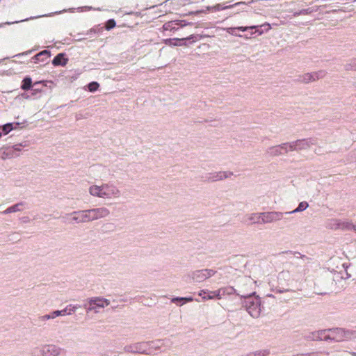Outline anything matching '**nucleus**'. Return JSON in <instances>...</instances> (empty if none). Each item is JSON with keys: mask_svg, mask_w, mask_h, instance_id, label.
<instances>
[{"mask_svg": "<svg viewBox=\"0 0 356 356\" xmlns=\"http://www.w3.org/2000/svg\"><path fill=\"white\" fill-rule=\"evenodd\" d=\"M237 296L242 299L243 307L253 318H258L261 314V298L256 294V292H243L237 293Z\"/></svg>", "mask_w": 356, "mask_h": 356, "instance_id": "obj_1", "label": "nucleus"}, {"mask_svg": "<svg viewBox=\"0 0 356 356\" xmlns=\"http://www.w3.org/2000/svg\"><path fill=\"white\" fill-rule=\"evenodd\" d=\"M330 334V341H343L356 339L355 330H346L341 327L328 329Z\"/></svg>", "mask_w": 356, "mask_h": 356, "instance_id": "obj_2", "label": "nucleus"}, {"mask_svg": "<svg viewBox=\"0 0 356 356\" xmlns=\"http://www.w3.org/2000/svg\"><path fill=\"white\" fill-rule=\"evenodd\" d=\"M204 36L200 34H191L188 37L183 38H169L165 40V43L172 46H186L196 41L200 40Z\"/></svg>", "mask_w": 356, "mask_h": 356, "instance_id": "obj_3", "label": "nucleus"}, {"mask_svg": "<svg viewBox=\"0 0 356 356\" xmlns=\"http://www.w3.org/2000/svg\"><path fill=\"white\" fill-rule=\"evenodd\" d=\"M124 351L125 353L134 354L153 355V351L148 350L147 343H146V341L137 342L129 345H126L124 347Z\"/></svg>", "mask_w": 356, "mask_h": 356, "instance_id": "obj_4", "label": "nucleus"}, {"mask_svg": "<svg viewBox=\"0 0 356 356\" xmlns=\"http://www.w3.org/2000/svg\"><path fill=\"white\" fill-rule=\"evenodd\" d=\"M280 149H283L284 153H287L291 151H298L295 141L291 143H284L279 145L270 147L268 149L267 153L272 156H277L282 154V152L278 151Z\"/></svg>", "mask_w": 356, "mask_h": 356, "instance_id": "obj_5", "label": "nucleus"}, {"mask_svg": "<svg viewBox=\"0 0 356 356\" xmlns=\"http://www.w3.org/2000/svg\"><path fill=\"white\" fill-rule=\"evenodd\" d=\"M261 215V223H270L273 222H275L280 220L282 218L284 220H290V218H287L284 217L285 213L280 212V211H268V212H262Z\"/></svg>", "mask_w": 356, "mask_h": 356, "instance_id": "obj_6", "label": "nucleus"}, {"mask_svg": "<svg viewBox=\"0 0 356 356\" xmlns=\"http://www.w3.org/2000/svg\"><path fill=\"white\" fill-rule=\"evenodd\" d=\"M89 222L105 218L110 213L109 210L106 207H99L91 209H86Z\"/></svg>", "mask_w": 356, "mask_h": 356, "instance_id": "obj_7", "label": "nucleus"}, {"mask_svg": "<svg viewBox=\"0 0 356 356\" xmlns=\"http://www.w3.org/2000/svg\"><path fill=\"white\" fill-rule=\"evenodd\" d=\"M233 175V172L230 171L218 172L207 173L202 177L203 181H216L218 180H222L223 179L229 177Z\"/></svg>", "mask_w": 356, "mask_h": 356, "instance_id": "obj_8", "label": "nucleus"}, {"mask_svg": "<svg viewBox=\"0 0 356 356\" xmlns=\"http://www.w3.org/2000/svg\"><path fill=\"white\" fill-rule=\"evenodd\" d=\"M193 23L187 22L186 20H172L165 23L163 25V29L164 31H170L175 32L177 31L179 28H182L186 25H192Z\"/></svg>", "mask_w": 356, "mask_h": 356, "instance_id": "obj_9", "label": "nucleus"}, {"mask_svg": "<svg viewBox=\"0 0 356 356\" xmlns=\"http://www.w3.org/2000/svg\"><path fill=\"white\" fill-rule=\"evenodd\" d=\"M67 216H72L71 218L70 223H84L89 222L86 210L74 211L70 213H67Z\"/></svg>", "mask_w": 356, "mask_h": 356, "instance_id": "obj_10", "label": "nucleus"}, {"mask_svg": "<svg viewBox=\"0 0 356 356\" xmlns=\"http://www.w3.org/2000/svg\"><path fill=\"white\" fill-rule=\"evenodd\" d=\"M97 299H99V297L88 298V304H85L83 305L88 313L91 311H95V312L97 313L99 312V309L104 308V305L102 304V302H98Z\"/></svg>", "mask_w": 356, "mask_h": 356, "instance_id": "obj_11", "label": "nucleus"}, {"mask_svg": "<svg viewBox=\"0 0 356 356\" xmlns=\"http://www.w3.org/2000/svg\"><path fill=\"white\" fill-rule=\"evenodd\" d=\"M236 29L241 31H246L249 29H254L255 31L251 34L252 35L254 33H257V35H260L263 34L264 31H268L270 29V25L268 23H264L261 26H238Z\"/></svg>", "mask_w": 356, "mask_h": 356, "instance_id": "obj_12", "label": "nucleus"}, {"mask_svg": "<svg viewBox=\"0 0 356 356\" xmlns=\"http://www.w3.org/2000/svg\"><path fill=\"white\" fill-rule=\"evenodd\" d=\"M298 150H304L309 149L312 145L316 144V139L314 138H308L300 139L295 141Z\"/></svg>", "mask_w": 356, "mask_h": 356, "instance_id": "obj_13", "label": "nucleus"}, {"mask_svg": "<svg viewBox=\"0 0 356 356\" xmlns=\"http://www.w3.org/2000/svg\"><path fill=\"white\" fill-rule=\"evenodd\" d=\"M104 194L102 198H111L112 196L119 197L120 191L113 185L103 184Z\"/></svg>", "mask_w": 356, "mask_h": 356, "instance_id": "obj_14", "label": "nucleus"}, {"mask_svg": "<svg viewBox=\"0 0 356 356\" xmlns=\"http://www.w3.org/2000/svg\"><path fill=\"white\" fill-rule=\"evenodd\" d=\"M62 349L54 344H46L44 345V350H42L44 353V356H58L61 353Z\"/></svg>", "mask_w": 356, "mask_h": 356, "instance_id": "obj_15", "label": "nucleus"}, {"mask_svg": "<svg viewBox=\"0 0 356 356\" xmlns=\"http://www.w3.org/2000/svg\"><path fill=\"white\" fill-rule=\"evenodd\" d=\"M68 60L69 59L67 56V54L64 52H60L53 58V60H51V64L54 67H64L67 64Z\"/></svg>", "mask_w": 356, "mask_h": 356, "instance_id": "obj_16", "label": "nucleus"}, {"mask_svg": "<svg viewBox=\"0 0 356 356\" xmlns=\"http://www.w3.org/2000/svg\"><path fill=\"white\" fill-rule=\"evenodd\" d=\"M51 56V51L47 49L42 50L33 56L31 58V60L34 63H38V62H43L47 58H49Z\"/></svg>", "mask_w": 356, "mask_h": 356, "instance_id": "obj_17", "label": "nucleus"}, {"mask_svg": "<svg viewBox=\"0 0 356 356\" xmlns=\"http://www.w3.org/2000/svg\"><path fill=\"white\" fill-rule=\"evenodd\" d=\"M244 292V291L242 290H236L232 286H227L225 287H221L219 289H218V293H220L222 297L225 296H229L232 294H236L237 296V293H242Z\"/></svg>", "mask_w": 356, "mask_h": 356, "instance_id": "obj_18", "label": "nucleus"}, {"mask_svg": "<svg viewBox=\"0 0 356 356\" xmlns=\"http://www.w3.org/2000/svg\"><path fill=\"white\" fill-rule=\"evenodd\" d=\"M188 276L195 282H202L207 280L204 269L192 271Z\"/></svg>", "mask_w": 356, "mask_h": 356, "instance_id": "obj_19", "label": "nucleus"}, {"mask_svg": "<svg viewBox=\"0 0 356 356\" xmlns=\"http://www.w3.org/2000/svg\"><path fill=\"white\" fill-rule=\"evenodd\" d=\"M26 204V203L25 202H18L14 205H12L10 207H8L6 210H4L2 212V213L3 214H8L10 213L22 211L25 209Z\"/></svg>", "mask_w": 356, "mask_h": 356, "instance_id": "obj_20", "label": "nucleus"}, {"mask_svg": "<svg viewBox=\"0 0 356 356\" xmlns=\"http://www.w3.org/2000/svg\"><path fill=\"white\" fill-rule=\"evenodd\" d=\"M329 332L328 329L319 330L316 332L312 333V339L313 340H324V341H329L330 340V334Z\"/></svg>", "mask_w": 356, "mask_h": 356, "instance_id": "obj_21", "label": "nucleus"}, {"mask_svg": "<svg viewBox=\"0 0 356 356\" xmlns=\"http://www.w3.org/2000/svg\"><path fill=\"white\" fill-rule=\"evenodd\" d=\"M241 5H246V4H245V1H239V2H236L234 4L227 5V6H223L222 4H216V6L211 7V8L209 7L208 8L213 10L215 11H220V10L230 9V8H232L234 7H236L237 6H241Z\"/></svg>", "mask_w": 356, "mask_h": 356, "instance_id": "obj_22", "label": "nucleus"}, {"mask_svg": "<svg viewBox=\"0 0 356 356\" xmlns=\"http://www.w3.org/2000/svg\"><path fill=\"white\" fill-rule=\"evenodd\" d=\"M89 192L90 195L93 196L102 197V195L104 194L103 185L101 186H98L96 185L92 186L89 188Z\"/></svg>", "mask_w": 356, "mask_h": 356, "instance_id": "obj_23", "label": "nucleus"}, {"mask_svg": "<svg viewBox=\"0 0 356 356\" xmlns=\"http://www.w3.org/2000/svg\"><path fill=\"white\" fill-rule=\"evenodd\" d=\"M147 343V348L149 350L152 351V350H159L163 345V340L158 339L155 341H146Z\"/></svg>", "mask_w": 356, "mask_h": 356, "instance_id": "obj_24", "label": "nucleus"}, {"mask_svg": "<svg viewBox=\"0 0 356 356\" xmlns=\"http://www.w3.org/2000/svg\"><path fill=\"white\" fill-rule=\"evenodd\" d=\"M33 87L32 79L29 76H26L22 81L21 88L24 90H29Z\"/></svg>", "mask_w": 356, "mask_h": 356, "instance_id": "obj_25", "label": "nucleus"}, {"mask_svg": "<svg viewBox=\"0 0 356 356\" xmlns=\"http://www.w3.org/2000/svg\"><path fill=\"white\" fill-rule=\"evenodd\" d=\"M341 220L338 219H330L327 221V227L331 229H341Z\"/></svg>", "mask_w": 356, "mask_h": 356, "instance_id": "obj_26", "label": "nucleus"}, {"mask_svg": "<svg viewBox=\"0 0 356 356\" xmlns=\"http://www.w3.org/2000/svg\"><path fill=\"white\" fill-rule=\"evenodd\" d=\"M308 207H309V204L307 202H305V201L301 202L298 204V206L296 209H295L294 210H293L291 211L285 212V215H289L291 213L303 211L306 209H307Z\"/></svg>", "mask_w": 356, "mask_h": 356, "instance_id": "obj_27", "label": "nucleus"}, {"mask_svg": "<svg viewBox=\"0 0 356 356\" xmlns=\"http://www.w3.org/2000/svg\"><path fill=\"white\" fill-rule=\"evenodd\" d=\"M59 312H52L48 314H45L44 316H39L37 321L38 323L43 322L49 319H54L57 317V315L59 314Z\"/></svg>", "mask_w": 356, "mask_h": 356, "instance_id": "obj_28", "label": "nucleus"}, {"mask_svg": "<svg viewBox=\"0 0 356 356\" xmlns=\"http://www.w3.org/2000/svg\"><path fill=\"white\" fill-rule=\"evenodd\" d=\"M310 74H312V82H314L325 77L327 72L325 70H319L317 72H310Z\"/></svg>", "mask_w": 356, "mask_h": 356, "instance_id": "obj_29", "label": "nucleus"}, {"mask_svg": "<svg viewBox=\"0 0 356 356\" xmlns=\"http://www.w3.org/2000/svg\"><path fill=\"white\" fill-rule=\"evenodd\" d=\"M45 16H48V15H39V16H37V17H28V18H26V19H24L17 20V21H15V22H6L0 24V28L4 26L5 25H10V24H18L19 22H26V21H29V20H31V19H36V18H38V17H45Z\"/></svg>", "mask_w": 356, "mask_h": 356, "instance_id": "obj_30", "label": "nucleus"}, {"mask_svg": "<svg viewBox=\"0 0 356 356\" xmlns=\"http://www.w3.org/2000/svg\"><path fill=\"white\" fill-rule=\"evenodd\" d=\"M312 74L310 73H305L302 75H299L296 79L297 82L307 84L312 82Z\"/></svg>", "mask_w": 356, "mask_h": 356, "instance_id": "obj_31", "label": "nucleus"}, {"mask_svg": "<svg viewBox=\"0 0 356 356\" xmlns=\"http://www.w3.org/2000/svg\"><path fill=\"white\" fill-rule=\"evenodd\" d=\"M0 129L1 130V134H3V136L7 135L8 133H10L12 130L16 129V127H14V123H6L4 125L0 127Z\"/></svg>", "mask_w": 356, "mask_h": 356, "instance_id": "obj_32", "label": "nucleus"}, {"mask_svg": "<svg viewBox=\"0 0 356 356\" xmlns=\"http://www.w3.org/2000/svg\"><path fill=\"white\" fill-rule=\"evenodd\" d=\"M214 298H217L218 300L222 298L221 294L219 293L218 295V290L213 291H209V294L207 296H202L203 300H211Z\"/></svg>", "mask_w": 356, "mask_h": 356, "instance_id": "obj_33", "label": "nucleus"}, {"mask_svg": "<svg viewBox=\"0 0 356 356\" xmlns=\"http://www.w3.org/2000/svg\"><path fill=\"white\" fill-rule=\"evenodd\" d=\"M27 146V143L26 142H24V143H18V144H15L14 145L13 147H12V149H10L9 152L7 153V155H10L11 156H13V154L11 153V152L13 151H17V152H20L22 150V147H26Z\"/></svg>", "mask_w": 356, "mask_h": 356, "instance_id": "obj_34", "label": "nucleus"}, {"mask_svg": "<svg viewBox=\"0 0 356 356\" xmlns=\"http://www.w3.org/2000/svg\"><path fill=\"white\" fill-rule=\"evenodd\" d=\"M344 69L346 71H356V58L350 59L349 62L344 65Z\"/></svg>", "mask_w": 356, "mask_h": 356, "instance_id": "obj_35", "label": "nucleus"}, {"mask_svg": "<svg viewBox=\"0 0 356 356\" xmlns=\"http://www.w3.org/2000/svg\"><path fill=\"white\" fill-rule=\"evenodd\" d=\"M115 224L112 222H107L102 225V231L104 233H107L110 232H113L115 229Z\"/></svg>", "mask_w": 356, "mask_h": 356, "instance_id": "obj_36", "label": "nucleus"}, {"mask_svg": "<svg viewBox=\"0 0 356 356\" xmlns=\"http://www.w3.org/2000/svg\"><path fill=\"white\" fill-rule=\"evenodd\" d=\"M44 350V345L35 347L31 350V355L32 356H44V353H43L42 350Z\"/></svg>", "mask_w": 356, "mask_h": 356, "instance_id": "obj_37", "label": "nucleus"}, {"mask_svg": "<svg viewBox=\"0 0 356 356\" xmlns=\"http://www.w3.org/2000/svg\"><path fill=\"white\" fill-rule=\"evenodd\" d=\"M248 219L253 223L262 224L261 213H252Z\"/></svg>", "mask_w": 356, "mask_h": 356, "instance_id": "obj_38", "label": "nucleus"}, {"mask_svg": "<svg viewBox=\"0 0 356 356\" xmlns=\"http://www.w3.org/2000/svg\"><path fill=\"white\" fill-rule=\"evenodd\" d=\"M99 88V83L97 81H91L87 86V90L90 92H96Z\"/></svg>", "mask_w": 356, "mask_h": 356, "instance_id": "obj_39", "label": "nucleus"}, {"mask_svg": "<svg viewBox=\"0 0 356 356\" xmlns=\"http://www.w3.org/2000/svg\"><path fill=\"white\" fill-rule=\"evenodd\" d=\"M313 11H314V10L310 8H306V9H302L300 10L294 12L293 14V16L298 17L301 15H309V14H311Z\"/></svg>", "mask_w": 356, "mask_h": 356, "instance_id": "obj_40", "label": "nucleus"}, {"mask_svg": "<svg viewBox=\"0 0 356 356\" xmlns=\"http://www.w3.org/2000/svg\"><path fill=\"white\" fill-rule=\"evenodd\" d=\"M280 254H293L297 258H301V259H308V257L305 255V254H302L300 252H293V251H291V250H286V251H283L282 252H280Z\"/></svg>", "mask_w": 356, "mask_h": 356, "instance_id": "obj_41", "label": "nucleus"}, {"mask_svg": "<svg viewBox=\"0 0 356 356\" xmlns=\"http://www.w3.org/2000/svg\"><path fill=\"white\" fill-rule=\"evenodd\" d=\"M250 353L252 356H268L270 354V350L268 349L259 350Z\"/></svg>", "mask_w": 356, "mask_h": 356, "instance_id": "obj_42", "label": "nucleus"}, {"mask_svg": "<svg viewBox=\"0 0 356 356\" xmlns=\"http://www.w3.org/2000/svg\"><path fill=\"white\" fill-rule=\"evenodd\" d=\"M116 26V22L114 19H109L107 20L105 23V29L107 31H109L112 29H113Z\"/></svg>", "mask_w": 356, "mask_h": 356, "instance_id": "obj_43", "label": "nucleus"}, {"mask_svg": "<svg viewBox=\"0 0 356 356\" xmlns=\"http://www.w3.org/2000/svg\"><path fill=\"white\" fill-rule=\"evenodd\" d=\"M341 229L342 230H351V227H353V223L348 221H341Z\"/></svg>", "mask_w": 356, "mask_h": 356, "instance_id": "obj_44", "label": "nucleus"}, {"mask_svg": "<svg viewBox=\"0 0 356 356\" xmlns=\"http://www.w3.org/2000/svg\"><path fill=\"white\" fill-rule=\"evenodd\" d=\"M38 49V47H36V48H33L32 49L26 51L24 52L17 54L15 55L14 57L20 58L24 56L29 55V54H32L33 51H36Z\"/></svg>", "mask_w": 356, "mask_h": 356, "instance_id": "obj_45", "label": "nucleus"}, {"mask_svg": "<svg viewBox=\"0 0 356 356\" xmlns=\"http://www.w3.org/2000/svg\"><path fill=\"white\" fill-rule=\"evenodd\" d=\"M69 309H70L69 305H67L64 309H62V310H55L54 312H60V314L57 315V317H58V316H60L70 315V314H72L71 312L69 311Z\"/></svg>", "mask_w": 356, "mask_h": 356, "instance_id": "obj_46", "label": "nucleus"}, {"mask_svg": "<svg viewBox=\"0 0 356 356\" xmlns=\"http://www.w3.org/2000/svg\"><path fill=\"white\" fill-rule=\"evenodd\" d=\"M171 302L179 306L184 305V301H183V297L173 298H172Z\"/></svg>", "mask_w": 356, "mask_h": 356, "instance_id": "obj_47", "label": "nucleus"}, {"mask_svg": "<svg viewBox=\"0 0 356 356\" xmlns=\"http://www.w3.org/2000/svg\"><path fill=\"white\" fill-rule=\"evenodd\" d=\"M204 272L205 273V276L207 279L213 276L216 273V270L208 268L204 269Z\"/></svg>", "mask_w": 356, "mask_h": 356, "instance_id": "obj_48", "label": "nucleus"}, {"mask_svg": "<svg viewBox=\"0 0 356 356\" xmlns=\"http://www.w3.org/2000/svg\"><path fill=\"white\" fill-rule=\"evenodd\" d=\"M97 300L98 302H102V304L104 305V308L105 307H107L110 305V300L106 299V298H102V297H99V299H97Z\"/></svg>", "mask_w": 356, "mask_h": 356, "instance_id": "obj_49", "label": "nucleus"}, {"mask_svg": "<svg viewBox=\"0 0 356 356\" xmlns=\"http://www.w3.org/2000/svg\"><path fill=\"white\" fill-rule=\"evenodd\" d=\"M81 307V306L79 305H69V311L71 312V314L74 313L76 312V310Z\"/></svg>", "mask_w": 356, "mask_h": 356, "instance_id": "obj_50", "label": "nucleus"}, {"mask_svg": "<svg viewBox=\"0 0 356 356\" xmlns=\"http://www.w3.org/2000/svg\"><path fill=\"white\" fill-rule=\"evenodd\" d=\"M208 294H209L208 290H201L199 292V296H201L202 298V296H207Z\"/></svg>", "mask_w": 356, "mask_h": 356, "instance_id": "obj_51", "label": "nucleus"}, {"mask_svg": "<svg viewBox=\"0 0 356 356\" xmlns=\"http://www.w3.org/2000/svg\"><path fill=\"white\" fill-rule=\"evenodd\" d=\"M13 123H14V127H15L16 129H17V127H19L21 124H27V121L24 120L23 122H13Z\"/></svg>", "mask_w": 356, "mask_h": 356, "instance_id": "obj_52", "label": "nucleus"}, {"mask_svg": "<svg viewBox=\"0 0 356 356\" xmlns=\"http://www.w3.org/2000/svg\"><path fill=\"white\" fill-rule=\"evenodd\" d=\"M193 300L192 297H183V301H184V304L186 302H189Z\"/></svg>", "mask_w": 356, "mask_h": 356, "instance_id": "obj_53", "label": "nucleus"}, {"mask_svg": "<svg viewBox=\"0 0 356 356\" xmlns=\"http://www.w3.org/2000/svg\"><path fill=\"white\" fill-rule=\"evenodd\" d=\"M243 283L245 285H248L252 284V280H250L248 278H244L243 279Z\"/></svg>", "mask_w": 356, "mask_h": 356, "instance_id": "obj_54", "label": "nucleus"}, {"mask_svg": "<svg viewBox=\"0 0 356 356\" xmlns=\"http://www.w3.org/2000/svg\"><path fill=\"white\" fill-rule=\"evenodd\" d=\"M69 216H67L66 214L65 216L63 217V218L65 219V222H66L68 220V222L70 223V222L71 221V218H70Z\"/></svg>", "mask_w": 356, "mask_h": 356, "instance_id": "obj_55", "label": "nucleus"}, {"mask_svg": "<svg viewBox=\"0 0 356 356\" xmlns=\"http://www.w3.org/2000/svg\"><path fill=\"white\" fill-rule=\"evenodd\" d=\"M96 32H97V29L96 28H92L89 31H88L87 35H89L91 33H96Z\"/></svg>", "mask_w": 356, "mask_h": 356, "instance_id": "obj_56", "label": "nucleus"}, {"mask_svg": "<svg viewBox=\"0 0 356 356\" xmlns=\"http://www.w3.org/2000/svg\"><path fill=\"white\" fill-rule=\"evenodd\" d=\"M288 291L289 290H287V289H286V290H281V289H275V291L279 293H282Z\"/></svg>", "mask_w": 356, "mask_h": 356, "instance_id": "obj_57", "label": "nucleus"}, {"mask_svg": "<svg viewBox=\"0 0 356 356\" xmlns=\"http://www.w3.org/2000/svg\"><path fill=\"white\" fill-rule=\"evenodd\" d=\"M341 277L343 279H348L349 277H350V275L346 270V277L341 276Z\"/></svg>", "mask_w": 356, "mask_h": 356, "instance_id": "obj_58", "label": "nucleus"}, {"mask_svg": "<svg viewBox=\"0 0 356 356\" xmlns=\"http://www.w3.org/2000/svg\"><path fill=\"white\" fill-rule=\"evenodd\" d=\"M305 356H317L316 353H307V354H305Z\"/></svg>", "mask_w": 356, "mask_h": 356, "instance_id": "obj_59", "label": "nucleus"}, {"mask_svg": "<svg viewBox=\"0 0 356 356\" xmlns=\"http://www.w3.org/2000/svg\"><path fill=\"white\" fill-rule=\"evenodd\" d=\"M22 220H23V222H28L29 220V217H24L22 218Z\"/></svg>", "mask_w": 356, "mask_h": 356, "instance_id": "obj_60", "label": "nucleus"}, {"mask_svg": "<svg viewBox=\"0 0 356 356\" xmlns=\"http://www.w3.org/2000/svg\"><path fill=\"white\" fill-rule=\"evenodd\" d=\"M353 229L356 232V225L353 224V227H351V230Z\"/></svg>", "mask_w": 356, "mask_h": 356, "instance_id": "obj_61", "label": "nucleus"}, {"mask_svg": "<svg viewBox=\"0 0 356 356\" xmlns=\"http://www.w3.org/2000/svg\"><path fill=\"white\" fill-rule=\"evenodd\" d=\"M278 151H280V152H282V154H285L283 149H280Z\"/></svg>", "mask_w": 356, "mask_h": 356, "instance_id": "obj_62", "label": "nucleus"}, {"mask_svg": "<svg viewBox=\"0 0 356 356\" xmlns=\"http://www.w3.org/2000/svg\"><path fill=\"white\" fill-rule=\"evenodd\" d=\"M351 354H352V355H353V356H356V353H355V352L351 353Z\"/></svg>", "mask_w": 356, "mask_h": 356, "instance_id": "obj_63", "label": "nucleus"}]
</instances>
